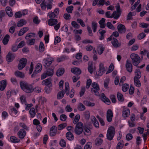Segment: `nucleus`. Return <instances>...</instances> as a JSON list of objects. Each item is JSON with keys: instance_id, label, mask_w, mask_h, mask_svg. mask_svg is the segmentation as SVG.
<instances>
[{"instance_id": "nucleus-14", "label": "nucleus", "mask_w": 149, "mask_h": 149, "mask_svg": "<svg viewBox=\"0 0 149 149\" xmlns=\"http://www.w3.org/2000/svg\"><path fill=\"white\" fill-rule=\"evenodd\" d=\"M48 24L50 26H54L58 23L57 19L50 18L47 21Z\"/></svg>"}, {"instance_id": "nucleus-13", "label": "nucleus", "mask_w": 149, "mask_h": 149, "mask_svg": "<svg viewBox=\"0 0 149 149\" xmlns=\"http://www.w3.org/2000/svg\"><path fill=\"white\" fill-rule=\"evenodd\" d=\"M117 29L120 33H124L126 31L125 26L122 24H120L117 26Z\"/></svg>"}, {"instance_id": "nucleus-11", "label": "nucleus", "mask_w": 149, "mask_h": 149, "mask_svg": "<svg viewBox=\"0 0 149 149\" xmlns=\"http://www.w3.org/2000/svg\"><path fill=\"white\" fill-rule=\"evenodd\" d=\"M15 55L10 52H9L6 57V59L8 63L12 61L15 58Z\"/></svg>"}, {"instance_id": "nucleus-56", "label": "nucleus", "mask_w": 149, "mask_h": 149, "mask_svg": "<svg viewBox=\"0 0 149 149\" xmlns=\"http://www.w3.org/2000/svg\"><path fill=\"white\" fill-rule=\"evenodd\" d=\"M92 83V81L91 79H89L87 80L86 82V88L88 89L90 87Z\"/></svg>"}, {"instance_id": "nucleus-42", "label": "nucleus", "mask_w": 149, "mask_h": 149, "mask_svg": "<svg viewBox=\"0 0 149 149\" xmlns=\"http://www.w3.org/2000/svg\"><path fill=\"white\" fill-rule=\"evenodd\" d=\"M9 37V36L7 34L4 37L2 41L4 45H6L7 44L9 40L8 38Z\"/></svg>"}, {"instance_id": "nucleus-16", "label": "nucleus", "mask_w": 149, "mask_h": 149, "mask_svg": "<svg viewBox=\"0 0 149 149\" xmlns=\"http://www.w3.org/2000/svg\"><path fill=\"white\" fill-rule=\"evenodd\" d=\"M111 43L116 48L120 46L121 44L118 43V40L116 38H113L111 41Z\"/></svg>"}, {"instance_id": "nucleus-40", "label": "nucleus", "mask_w": 149, "mask_h": 149, "mask_svg": "<svg viewBox=\"0 0 149 149\" xmlns=\"http://www.w3.org/2000/svg\"><path fill=\"white\" fill-rule=\"evenodd\" d=\"M103 141V140L102 139L98 138L95 141V145L97 146H100L102 144Z\"/></svg>"}, {"instance_id": "nucleus-51", "label": "nucleus", "mask_w": 149, "mask_h": 149, "mask_svg": "<svg viewBox=\"0 0 149 149\" xmlns=\"http://www.w3.org/2000/svg\"><path fill=\"white\" fill-rule=\"evenodd\" d=\"M123 141H120L117 144L116 147V149H120L123 148Z\"/></svg>"}, {"instance_id": "nucleus-15", "label": "nucleus", "mask_w": 149, "mask_h": 149, "mask_svg": "<svg viewBox=\"0 0 149 149\" xmlns=\"http://www.w3.org/2000/svg\"><path fill=\"white\" fill-rule=\"evenodd\" d=\"M71 71L74 74L80 75L81 72V70L78 68H72L71 69Z\"/></svg>"}, {"instance_id": "nucleus-31", "label": "nucleus", "mask_w": 149, "mask_h": 149, "mask_svg": "<svg viewBox=\"0 0 149 149\" xmlns=\"http://www.w3.org/2000/svg\"><path fill=\"white\" fill-rule=\"evenodd\" d=\"M65 93L66 95H68L69 94V86L68 82H65Z\"/></svg>"}, {"instance_id": "nucleus-18", "label": "nucleus", "mask_w": 149, "mask_h": 149, "mask_svg": "<svg viewBox=\"0 0 149 149\" xmlns=\"http://www.w3.org/2000/svg\"><path fill=\"white\" fill-rule=\"evenodd\" d=\"M51 79L48 78L43 80L42 82V84L43 85H45L46 86H52L51 82Z\"/></svg>"}, {"instance_id": "nucleus-8", "label": "nucleus", "mask_w": 149, "mask_h": 149, "mask_svg": "<svg viewBox=\"0 0 149 149\" xmlns=\"http://www.w3.org/2000/svg\"><path fill=\"white\" fill-rule=\"evenodd\" d=\"M27 62V60L26 58H21L20 60L19 63L18 65V69L19 70H22L26 66Z\"/></svg>"}, {"instance_id": "nucleus-9", "label": "nucleus", "mask_w": 149, "mask_h": 149, "mask_svg": "<svg viewBox=\"0 0 149 149\" xmlns=\"http://www.w3.org/2000/svg\"><path fill=\"white\" fill-rule=\"evenodd\" d=\"M105 68L104 67V64L102 63H100L99 65V70L96 72L95 74L97 76H101L105 72Z\"/></svg>"}, {"instance_id": "nucleus-20", "label": "nucleus", "mask_w": 149, "mask_h": 149, "mask_svg": "<svg viewBox=\"0 0 149 149\" xmlns=\"http://www.w3.org/2000/svg\"><path fill=\"white\" fill-rule=\"evenodd\" d=\"M97 32L99 33L100 35L99 39L100 40H103L104 38V34L106 33V31L102 29H100Z\"/></svg>"}, {"instance_id": "nucleus-37", "label": "nucleus", "mask_w": 149, "mask_h": 149, "mask_svg": "<svg viewBox=\"0 0 149 149\" xmlns=\"http://www.w3.org/2000/svg\"><path fill=\"white\" fill-rule=\"evenodd\" d=\"M77 109L79 111H83L85 109L86 107L82 103H80L78 105Z\"/></svg>"}, {"instance_id": "nucleus-25", "label": "nucleus", "mask_w": 149, "mask_h": 149, "mask_svg": "<svg viewBox=\"0 0 149 149\" xmlns=\"http://www.w3.org/2000/svg\"><path fill=\"white\" fill-rule=\"evenodd\" d=\"M91 121L92 123L94 125L95 127L97 128H99V123L95 117H93V118L91 119Z\"/></svg>"}, {"instance_id": "nucleus-23", "label": "nucleus", "mask_w": 149, "mask_h": 149, "mask_svg": "<svg viewBox=\"0 0 149 149\" xmlns=\"http://www.w3.org/2000/svg\"><path fill=\"white\" fill-rule=\"evenodd\" d=\"M6 11L7 15H8L9 16L11 17L12 16L13 13L12 12V9L9 6L7 7L6 8Z\"/></svg>"}, {"instance_id": "nucleus-41", "label": "nucleus", "mask_w": 149, "mask_h": 149, "mask_svg": "<svg viewBox=\"0 0 149 149\" xmlns=\"http://www.w3.org/2000/svg\"><path fill=\"white\" fill-rule=\"evenodd\" d=\"M139 79L136 78H134V84L137 86L139 87L141 86V83Z\"/></svg>"}, {"instance_id": "nucleus-7", "label": "nucleus", "mask_w": 149, "mask_h": 149, "mask_svg": "<svg viewBox=\"0 0 149 149\" xmlns=\"http://www.w3.org/2000/svg\"><path fill=\"white\" fill-rule=\"evenodd\" d=\"M54 73L53 69L49 68L46 71V72L43 73L41 75V79H43L48 76H52Z\"/></svg>"}, {"instance_id": "nucleus-17", "label": "nucleus", "mask_w": 149, "mask_h": 149, "mask_svg": "<svg viewBox=\"0 0 149 149\" xmlns=\"http://www.w3.org/2000/svg\"><path fill=\"white\" fill-rule=\"evenodd\" d=\"M26 134V132L23 129H20L17 134L18 136L21 139H23L25 136Z\"/></svg>"}, {"instance_id": "nucleus-57", "label": "nucleus", "mask_w": 149, "mask_h": 149, "mask_svg": "<svg viewBox=\"0 0 149 149\" xmlns=\"http://www.w3.org/2000/svg\"><path fill=\"white\" fill-rule=\"evenodd\" d=\"M60 145L62 147H65L66 146V142L63 139H61L59 143Z\"/></svg>"}, {"instance_id": "nucleus-1", "label": "nucleus", "mask_w": 149, "mask_h": 149, "mask_svg": "<svg viewBox=\"0 0 149 149\" xmlns=\"http://www.w3.org/2000/svg\"><path fill=\"white\" fill-rule=\"evenodd\" d=\"M20 84L21 88L26 93H31L34 90L32 85L26 81H20Z\"/></svg>"}, {"instance_id": "nucleus-52", "label": "nucleus", "mask_w": 149, "mask_h": 149, "mask_svg": "<svg viewBox=\"0 0 149 149\" xmlns=\"http://www.w3.org/2000/svg\"><path fill=\"white\" fill-rule=\"evenodd\" d=\"M129 85L127 84H124L122 87V90L123 92H125L127 91L129 88Z\"/></svg>"}, {"instance_id": "nucleus-45", "label": "nucleus", "mask_w": 149, "mask_h": 149, "mask_svg": "<svg viewBox=\"0 0 149 149\" xmlns=\"http://www.w3.org/2000/svg\"><path fill=\"white\" fill-rule=\"evenodd\" d=\"M84 115L87 120H88L90 118V114L89 111H86L84 112Z\"/></svg>"}, {"instance_id": "nucleus-59", "label": "nucleus", "mask_w": 149, "mask_h": 149, "mask_svg": "<svg viewBox=\"0 0 149 149\" xmlns=\"http://www.w3.org/2000/svg\"><path fill=\"white\" fill-rule=\"evenodd\" d=\"M67 126V124L63 123L61 124L58 125V130H61Z\"/></svg>"}, {"instance_id": "nucleus-62", "label": "nucleus", "mask_w": 149, "mask_h": 149, "mask_svg": "<svg viewBox=\"0 0 149 149\" xmlns=\"http://www.w3.org/2000/svg\"><path fill=\"white\" fill-rule=\"evenodd\" d=\"M146 36V34L144 33H142L140 34L138 36V38L139 40H141L144 38Z\"/></svg>"}, {"instance_id": "nucleus-49", "label": "nucleus", "mask_w": 149, "mask_h": 149, "mask_svg": "<svg viewBox=\"0 0 149 149\" xmlns=\"http://www.w3.org/2000/svg\"><path fill=\"white\" fill-rule=\"evenodd\" d=\"M104 49V48L102 46L98 47L97 48V50L98 53L100 55L103 53Z\"/></svg>"}, {"instance_id": "nucleus-46", "label": "nucleus", "mask_w": 149, "mask_h": 149, "mask_svg": "<svg viewBox=\"0 0 149 149\" xmlns=\"http://www.w3.org/2000/svg\"><path fill=\"white\" fill-rule=\"evenodd\" d=\"M130 111L128 109L125 110L123 111V116L124 118H126L127 117L130 115Z\"/></svg>"}, {"instance_id": "nucleus-39", "label": "nucleus", "mask_w": 149, "mask_h": 149, "mask_svg": "<svg viewBox=\"0 0 149 149\" xmlns=\"http://www.w3.org/2000/svg\"><path fill=\"white\" fill-rule=\"evenodd\" d=\"M26 23V22L25 20L22 19L19 21L17 23V26L21 27Z\"/></svg>"}, {"instance_id": "nucleus-50", "label": "nucleus", "mask_w": 149, "mask_h": 149, "mask_svg": "<svg viewBox=\"0 0 149 149\" xmlns=\"http://www.w3.org/2000/svg\"><path fill=\"white\" fill-rule=\"evenodd\" d=\"M52 87L50 86H46L45 88V92L47 94L50 93L52 90Z\"/></svg>"}, {"instance_id": "nucleus-38", "label": "nucleus", "mask_w": 149, "mask_h": 149, "mask_svg": "<svg viewBox=\"0 0 149 149\" xmlns=\"http://www.w3.org/2000/svg\"><path fill=\"white\" fill-rule=\"evenodd\" d=\"M29 113L31 115V118H33L36 115V112L35 109L33 107L31 108L29 111Z\"/></svg>"}, {"instance_id": "nucleus-10", "label": "nucleus", "mask_w": 149, "mask_h": 149, "mask_svg": "<svg viewBox=\"0 0 149 149\" xmlns=\"http://www.w3.org/2000/svg\"><path fill=\"white\" fill-rule=\"evenodd\" d=\"M113 116V113L112 110L110 109H109L107 112V120L109 122H111Z\"/></svg>"}, {"instance_id": "nucleus-47", "label": "nucleus", "mask_w": 149, "mask_h": 149, "mask_svg": "<svg viewBox=\"0 0 149 149\" xmlns=\"http://www.w3.org/2000/svg\"><path fill=\"white\" fill-rule=\"evenodd\" d=\"M35 36V34L34 33H29L25 37V39L26 40H28L31 38H34Z\"/></svg>"}, {"instance_id": "nucleus-29", "label": "nucleus", "mask_w": 149, "mask_h": 149, "mask_svg": "<svg viewBox=\"0 0 149 149\" xmlns=\"http://www.w3.org/2000/svg\"><path fill=\"white\" fill-rule=\"evenodd\" d=\"M93 62L91 61H89L88 63V70L92 74L93 72Z\"/></svg>"}, {"instance_id": "nucleus-24", "label": "nucleus", "mask_w": 149, "mask_h": 149, "mask_svg": "<svg viewBox=\"0 0 149 149\" xmlns=\"http://www.w3.org/2000/svg\"><path fill=\"white\" fill-rule=\"evenodd\" d=\"M42 64L40 63H38L35 67V72H36L37 73L40 72L42 69Z\"/></svg>"}, {"instance_id": "nucleus-30", "label": "nucleus", "mask_w": 149, "mask_h": 149, "mask_svg": "<svg viewBox=\"0 0 149 149\" xmlns=\"http://www.w3.org/2000/svg\"><path fill=\"white\" fill-rule=\"evenodd\" d=\"M14 74L16 76L21 78H23L24 77V73L19 71H15V72Z\"/></svg>"}, {"instance_id": "nucleus-53", "label": "nucleus", "mask_w": 149, "mask_h": 149, "mask_svg": "<svg viewBox=\"0 0 149 149\" xmlns=\"http://www.w3.org/2000/svg\"><path fill=\"white\" fill-rule=\"evenodd\" d=\"M45 49V47L42 42H40L39 47V51L40 52H43Z\"/></svg>"}, {"instance_id": "nucleus-61", "label": "nucleus", "mask_w": 149, "mask_h": 149, "mask_svg": "<svg viewBox=\"0 0 149 149\" xmlns=\"http://www.w3.org/2000/svg\"><path fill=\"white\" fill-rule=\"evenodd\" d=\"M67 117L64 114L61 115L60 117V119L62 121H65L67 119Z\"/></svg>"}, {"instance_id": "nucleus-26", "label": "nucleus", "mask_w": 149, "mask_h": 149, "mask_svg": "<svg viewBox=\"0 0 149 149\" xmlns=\"http://www.w3.org/2000/svg\"><path fill=\"white\" fill-rule=\"evenodd\" d=\"M65 72L64 69L63 68H60L58 69L56 72V74L57 76L59 77L62 75Z\"/></svg>"}, {"instance_id": "nucleus-58", "label": "nucleus", "mask_w": 149, "mask_h": 149, "mask_svg": "<svg viewBox=\"0 0 149 149\" xmlns=\"http://www.w3.org/2000/svg\"><path fill=\"white\" fill-rule=\"evenodd\" d=\"M77 21L82 27H83L85 26V24L84 22L80 18L77 19Z\"/></svg>"}, {"instance_id": "nucleus-21", "label": "nucleus", "mask_w": 149, "mask_h": 149, "mask_svg": "<svg viewBox=\"0 0 149 149\" xmlns=\"http://www.w3.org/2000/svg\"><path fill=\"white\" fill-rule=\"evenodd\" d=\"M83 132L84 134L86 135H90L91 134L90 130L86 126L84 127Z\"/></svg>"}, {"instance_id": "nucleus-60", "label": "nucleus", "mask_w": 149, "mask_h": 149, "mask_svg": "<svg viewBox=\"0 0 149 149\" xmlns=\"http://www.w3.org/2000/svg\"><path fill=\"white\" fill-rule=\"evenodd\" d=\"M48 16H49L50 18L52 19H54L56 16V15H55L54 13L52 12H49L48 13Z\"/></svg>"}, {"instance_id": "nucleus-4", "label": "nucleus", "mask_w": 149, "mask_h": 149, "mask_svg": "<svg viewBox=\"0 0 149 149\" xmlns=\"http://www.w3.org/2000/svg\"><path fill=\"white\" fill-rule=\"evenodd\" d=\"M91 86L92 87L91 89L92 93H95L96 96H100L98 91L100 90V88L98 84L96 82H94L92 83Z\"/></svg>"}, {"instance_id": "nucleus-6", "label": "nucleus", "mask_w": 149, "mask_h": 149, "mask_svg": "<svg viewBox=\"0 0 149 149\" xmlns=\"http://www.w3.org/2000/svg\"><path fill=\"white\" fill-rule=\"evenodd\" d=\"M54 60V59L53 58H45L43 60L42 64L46 68H47L49 66Z\"/></svg>"}, {"instance_id": "nucleus-64", "label": "nucleus", "mask_w": 149, "mask_h": 149, "mask_svg": "<svg viewBox=\"0 0 149 149\" xmlns=\"http://www.w3.org/2000/svg\"><path fill=\"white\" fill-rule=\"evenodd\" d=\"M61 41V38L58 36H56L55 38L54 42V44L55 45H56L59 42Z\"/></svg>"}, {"instance_id": "nucleus-22", "label": "nucleus", "mask_w": 149, "mask_h": 149, "mask_svg": "<svg viewBox=\"0 0 149 149\" xmlns=\"http://www.w3.org/2000/svg\"><path fill=\"white\" fill-rule=\"evenodd\" d=\"M67 139L70 141H72L74 138V135L71 132H68L66 134Z\"/></svg>"}, {"instance_id": "nucleus-28", "label": "nucleus", "mask_w": 149, "mask_h": 149, "mask_svg": "<svg viewBox=\"0 0 149 149\" xmlns=\"http://www.w3.org/2000/svg\"><path fill=\"white\" fill-rule=\"evenodd\" d=\"M64 90H62L61 91L59 92L57 95V99H61L64 97L65 94Z\"/></svg>"}, {"instance_id": "nucleus-32", "label": "nucleus", "mask_w": 149, "mask_h": 149, "mask_svg": "<svg viewBox=\"0 0 149 149\" xmlns=\"http://www.w3.org/2000/svg\"><path fill=\"white\" fill-rule=\"evenodd\" d=\"M121 13L116 12L115 10H114L112 13V18L113 17L115 19H118L120 16Z\"/></svg>"}, {"instance_id": "nucleus-3", "label": "nucleus", "mask_w": 149, "mask_h": 149, "mask_svg": "<svg viewBox=\"0 0 149 149\" xmlns=\"http://www.w3.org/2000/svg\"><path fill=\"white\" fill-rule=\"evenodd\" d=\"M84 125L81 122H79L76 125L74 132L78 135L81 134L83 132Z\"/></svg>"}, {"instance_id": "nucleus-48", "label": "nucleus", "mask_w": 149, "mask_h": 149, "mask_svg": "<svg viewBox=\"0 0 149 149\" xmlns=\"http://www.w3.org/2000/svg\"><path fill=\"white\" fill-rule=\"evenodd\" d=\"M35 39L32 38L27 40L26 43L28 45H33L35 44Z\"/></svg>"}, {"instance_id": "nucleus-35", "label": "nucleus", "mask_w": 149, "mask_h": 149, "mask_svg": "<svg viewBox=\"0 0 149 149\" xmlns=\"http://www.w3.org/2000/svg\"><path fill=\"white\" fill-rule=\"evenodd\" d=\"M10 139L11 142L13 143H18L20 141V140L19 139L13 136H11L10 137Z\"/></svg>"}, {"instance_id": "nucleus-19", "label": "nucleus", "mask_w": 149, "mask_h": 149, "mask_svg": "<svg viewBox=\"0 0 149 149\" xmlns=\"http://www.w3.org/2000/svg\"><path fill=\"white\" fill-rule=\"evenodd\" d=\"M6 85V80H2L0 81V90L3 91L5 88Z\"/></svg>"}, {"instance_id": "nucleus-33", "label": "nucleus", "mask_w": 149, "mask_h": 149, "mask_svg": "<svg viewBox=\"0 0 149 149\" xmlns=\"http://www.w3.org/2000/svg\"><path fill=\"white\" fill-rule=\"evenodd\" d=\"M141 76V73L140 70L136 69L135 71V76L134 78L139 79Z\"/></svg>"}, {"instance_id": "nucleus-36", "label": "nucleus", "mask_w": 149, "mask_h": 149, "mask_svg": "<svg viewBox=\"0 0 149 149\" xmlns=\"http://www.w3.org/2000/svg\"><path fill=\"white\" fill-rule=\"evenodd\" d=\"M83 102L85 105L88 107H93L95 105V104L94 103L91 102L87 100H85Z\"/></svg>"}, {"instance_id": "nucleus-54", "label": "nucleus", "mask_w": 149, "mask_h": 149, "mask_svg": "<svg viewBox=\"0 0 149 149\" xmlns=\"http://www.w3.org/2000/svg\"><path fill=\"white\" fill-rule=\"evenodd\" d=\"M71 25L72 26L75 28L79 29L80 26L77 24L75 21H72L71 22Z\"/></svg>"}, {"instance_id": "nucleus-63", "label": "nucleus", "mask_w": 149, "mask_h": 149, "mask_svg": "<svg viewBox=\"0 0 149 149\" xmlns=\"http://www.w3.org/2000/svg\"><path fill=\"white\" fill-rule=\"evenodd\" d=\"M106 25L108 28L114 30L115 29L114 27L113 26L112 24L110 22H107V23Z\"/></svg>"}, {"instance_id": "nucleus-34", "label": "nucleus", "mask_w": 149, "mask_h": 149, "mask_svg": "<svg viewBox=\"0 0 149 149\" xmlns=\"http://www.w3.org/2000/svg\"><path fill=\"white\" fill-rule=\"evenodd\" d=\"M69 59V57L68 56L65 55H63L57 58V61L58 62H60L62 61L66 60Z\"/></svg>"}, {"instance_id": "nucleus-12", "label": "nucleus", "mask_w": 149, "mask_h": 149, "mask_svg": "<svg viewBox=\"0 0 149 149\" xmlns=\"http://www.w3.org/2000/svg\"><path fill=\"white\" fill-rule=\"evenodd\" d=\"M127 70L129 72H131L132 70V65L130 61L127 60L125 64Z\"/></svg>"}, {"instance_id": "nucleus-55", "label": "nucleus", "mask_w": 149, "mask_h": 149, "mask_svg": "<svg viewBox=\"0 0 149 149\" xmlns=\"http://www.w3.org/2000/svg\"><path fill=\"white\" fill-rule=\"evenodd\" d=\"M73 9V6H69L66 8L67 12L69 13H71Z\"/></svg>"}, {"instance_id": "nucleus-2", "label": "nucleus", "mask_w": 149, "mask_h": 149, "mask_svg": "<svg viewBox=\"0 0 149 149\" xmlns=\"http://www.w3.org/2000/svg\"><path fill=\"white\" fill-rule=\"evenodd\" d=\"M115 133V129L114 127L111 126L109 127L107 134V139L109 141L112 140Z\"/></svg>"}, {"instance_id": "nucleus-43", "label": "nucleus", "mask_w": 149, "mask_h": 149, "mask_svg": "<svg viewBox=\"0 0 149 149\" xmlns=\"http://www.w3.org/2000/svg\"><path fill=\"white\" fill-rule=\"evenodd\" d=\"M97 23L93 21L92 23V28L94 32H95L97 30Z\"/></svg>"}, {"instance_id": "nucleus-5", "label": "nucleus", "mask_w": 149, "mask_h": 149, "mask_svg": "<svg viewBox=\"0 0 149 149\" xmlns=\"http://www.w3.org/2000/svg\"><path fill=\"white\" fill-rule=\"evenodd\" d=\"M132 61L133 65L137 66L140 63V57L139 56L135 54H132L130 56Z\"/></svg>"}, {"instance_id": "nucleus-44", "label": "nucleus", "mask_w": 149, "mask_h": 149, "mask_svg": "<svg viewBox=\"0 0 149 149\" xmlns=\"http://www.w3.org/2000/svg\"><path fill=\"white\" fill-rule=\"evenodd\" d=\"M117 97L118 100L120 102L124 100V98L123 95L120 93L118 92L117 93Z\"/></svg>"}, {"instance_id": "nucleus-27", "label": "nucleus", "mask_w": 149, "mask_h": 149, "mask_svg": "<svg viewBox=\"0 0 149 149\" xmlns=\"http://www.w3.org/2000/svg\"><path fill=\"white\" fill-rule=\"evenodd\" d=\"M105 21V19L102 18L99 22V23L100 25V27L101 28L103 29L106 26V24L104 23Z\"/></svg>"}]
</instances>
